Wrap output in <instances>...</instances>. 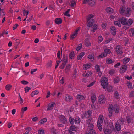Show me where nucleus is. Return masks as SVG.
<instances>
[{
  "instance_id": "obj_9",
  "label": "nucleus",
  "mask_w": 134,
  "mask_h": 134,
  "mask_svg": "<svg viewBox=\"0 0 134 134\" xmlns=\"http://www.w3.org/2000/svg\"><path fill=\"white\" fill-rule=\"evenodd\" d=\"M127 67V66L126 65H122L121 67L120 70V72L122 74L125 72L126 70Z\"/></svg>"
},
{
  "instance_id": "obj_13",
  "label": "nucleus",
  "mask_w": 134,
  "mask_h": 134,
  "mask_svg": "<svg viewBox=\"0 0 134 134\" xmlns=\"http://www.w3.org/2000/svg\"><path fill=\"white\" fill-rule=\"evenodd\" d=\"M72 99V97L68 94H66L65 96V101L70 102Z\"/></svg>"
},
{
  "instance_id": "obj_23",
  "label": "nucleus",
  "mask_w": 134,
  "mask_h": 134,
  "mask_svg": "<svg viewBox=\"0 0 134 134\" xmlns=\"http://www.w3.org/2000/svg\"><path fill=\"white\" fill-rule=\"evenodd\" d=\"M85 98V97L83 95L78 94L77 96V99L79 101L84 99Z\"/></svg>"
},
{
  "instance_id": "obj_63",
  "label": "nucleus",
  "mask_w": 134,
  "mask_h": 134,
  "mask_svg": "<svg viewBox=\"0 0 134 134\" xmlns=\"http://www.w3.org/2000/svg\"><path fill=\"white\" fill-rule=\"evenodd\" d=\"M56 131V129L54 127L51 129V132L54 133Z\"/></svg>"
},
{
  "instance_id": "obj_7",
  "label": "nucleus",
  "mask_w": 134,
  "mask_h": 134,
  "mask_svg": "<svg viewBox=\"0 0 134 134\" xmlns=\"http://www.w3.org/2000/svg\"><path fill=\"white\" fill-rule=\"evenodd\" d=\"M80 29V27L77 28L75 31L74 33L72 35H71L70 39L72 40L74 38L76 37L77 36V34L78 33V31Z\"/></svg>"
},
{
  "instance_id": "obj_51",
  "label": "nucleus",
  "mask_w": 134,
  "mask_h": 134,
  "mask_svg": "<svg viewBox=\"0 0 134 134\" xmlns=\"http://www.w3.org/2000/svg\"><path fill=\"white\" fill-rule=\"evenodd\" d=\"M70 129L71 130L75 131L77 129L76 127L72 125L70 127Z\"/></svg>"
},
{
  "instance_id": "obj_46",
  "label": "nucleus",
  "mask_w": 134,
  "mask_h": 134,
  "mask_svg": "<svg viewBox=\"0 0 134 134\" xmlns=\"http://www.w3.org/2000/svg\"><path fill=\"white\" fill-rule=\"evenodd\" d=\"M114 96L117 99H119V98L118 92L117 91H116L114 93Z\"/></svg>"
},
{
  "instance_id": "obj_34",
  "label": "nucleus",
  "mask_w": 134,
  "mask_h": 134,
  "mask_svg": "<svg viewBox=\"0 0 134 134\" xmlns=\"http://www.w3.org/2000/svg\"><path fill=\"white\" fill-rule=\"evenodd\" d=\"M91 66V64H86L84 65L83 66V67L85 70H87Z\"/></svg>"
},
{
  "instance_id": "obj_42",
  "label": "nucleus",
  "mask_w": 134,
  "mask_h": 134,
  "mask_svg": "<svg viewBox=\"0 0 134 134\" xmlns=\"http://www.w3.org/2000/svg\"><path fill=\"white\" fill-rule=\"evenodd\" d=\"M130 60V59L129 58L125 57L123 59V62L124 63H127Z\"/></svg>"
},
{
  "instance_id": "obj_55",
  "label": "nucleus",
  "mask_w": 134,
  "mask_h": 134,
  "mask_svg": "<svg viewBox=\"0 0 134 134\" xmlns=\"http://www.w3.org/2000/svg\"><path fill=\"white\" fill-rule=\"evenodd\" d=\"M110 49H106L104 50V53H105L107 54V55L108 54L110 53Z\"/></svg>"
},
{
  "instance_id": "obj_30",
  "label": "nucleus",
  "mask_w": 134,
  "mask_h": 134,
  "mask_svg": "<svg viewBox=\"0 0 134 134\" xmlns=\"http://www.w3.org/2000/svg\"><path fill=\"white\" fill-rule=\"evenodd\" d=\"M71 68V65L70 64H69L66 67L65 69V72L66 73H67L68 71Z\"/></svg>"
},
{
  "instance_id": "obj_21",
  "label": "nucleus",
  "mask_w": 134,
  "mask_h": 134,
  "mask_svg": "<svg viewBox=\"0 0 134 134\" xmlns=\"http://www.w3.org/2000/svg\"><path fill=\"white\" fill-rule=\"evenodd\" d=\"M96 99V95L94 94H92L91 96V101L92 103L93 104Z\"/></svg>"
},
{
  "instance_id": "obj_35",
  "label": "nucleus",
  "mask_w": 134,
  "mask_h": 134,
  "mask_svg": "<svg viewBox=\"0 0 134 134\" xmlns=\"http://www.w3.org/2000/svg\"><path fill=\"white\" fill-rule=\"evenodd\" d=\"M69 120L70 123L72 125L73 124L74 122H75V119L71 117H69Z\"/></svg>"
},
{
  "instance_id": "obj_56",
  "label": "nucleus",
  "mask_w": 134,
  "mask_h": 134,
  "mask_svg": "<svg viewBox=\"0 0 134 134\" xmlns=\"http://www.w3.org/2000/svg\"><path fill=\"white\" fill-rule=\"evenodd\" d=\"M31 89V88L30 87L27 86L25 88V93L27 92L29 90Z\"/></svg>"
},
{
  "instance_id": "obj_27",
  "label": "nucleus",
  "mask_w": 134,
  "mask_h": 134,
  "mask_svg": "<svg viewBox=\"0 0 134 134\" xmlns=\"http://www.w3.org/2000/svg\"><path fill=\"white\" fill-rule=\"evenodd\" d=\"M94 126L92 124H91L89 125L88 126V130H95L93 129Z\"/></svg>"
},
{
  "instance_id": "obj_48",
  "label": "nucleus",
  "mask_w": 134,
  "mask_h": 134,
  "mask_svg": "<svg viewBox=\"0 0 134 134\" xmlns=\"http://www.w3.org/2000/svg\"><path fill=\"white\" fill-rule=\"evenodd\" d=\"M131 118L129 116L126 117L127 122L128 124L130 123L131 122Z\"/></svg>"
},
{
  "instance_id": "obj_43",
  "label": "nucleus",
  "mask_w": 134,
  "mask_h": 134,
  "mask_svg": "<svg viewBox=\"0 0 134 134\" xmlns=\"http://www.w3.org/2000/svg\"><path fill=\"white\" fill-rule=\"evenodd\" d=\"M120 23L118 21H115L114 22V24L115 25H117L119 27H121V25Z\"/></svg>"
},
{
  "instance_id": "obj_20",
  "label": "nucleus",
  "mask_w": 134,
  "mask_h": 134,
  "mask_svg": "<svg viewBox=\"0 0 134 134\" xmlns=\"http://www.w3.org/2000/svg\"><path fill=\"white\" fill-rule=\"evenodd\" d=\"M55 21L56 24L59 25L62 23V20L61 18H57L55 19Z\"/></svg>"
},
{
  "instance_id": "obj_50",
  "label": "nucleus",
  "mask_w": 134,
  "mask_h": 134,
  "mask_svg": "<svg viewBox=\"0 0 134 134\" xmlns=\"http://www.w3.org/2000/svg\"><path fill=\"white\" fill-rule=\"evenodd\" d=\"M82 47V44L81 43L79 44L76 48V50L78 51Z\"/></svg>"
},
{
  "instance_id": "obj_57",
  "label": "nucleus",
  "mask_w": 134,
  "mask_h": 134,
  "mask_svg": "<svg viewBox=\"0 0 134 134\" xmlns=\"http://www.w3.org/2000/svg\"><path fill=\"white\" fill-rule=\"evenodd\" d=\"M131 109V110L134 109V101L132 100V104L130 106Z\"/></svg>"
},
{
  "instance_id": "obj_11",
  "label": "nucleus",
  "mask_w": 134,
  "mask_h": 134,
  "mask_svg": "<svg viewBox=\"0 0 134 134\" xmlns=\"http://www.w3.org/2000/svg\"><path fill=\"white\" fill-rule=\"evenodd\" d=\"M55 105V103L54 102L50 103L48 105V107L47 108V110L49 111L53 109V108H52L54 107V105Z\"/></svg>"
},
{
  "instance_id": "obj_49",
  "label": "nucleus",
  "mask_w": 134,
  "mask_h": 134,
  "mask_svg": "<svg viewBox=\"0 0 134 134\" xmlns=\"http://www.w3.org/2000/svg\"><path fill=\"white\" fill-rule=\"evenodd\" d=\"M38 133L39 134H44V131L43 130L40 129L38 131Z\"/></svg>"
},
{
  "instance_id": "obj_40",
  "label": "nucleus",
  "mask_w": 134,
  "mask_h": 134,
  "mask_svg": "<svg viewBox=\"0 0 134 134\" xmlns=\"http://www.w3.org/2000/svg\"><path fill=\"white\" fill-rule=\"evenodd\" d=\"M125 120V119L124 118H121L119 119V121L120 122V124L121 125H122L123 124V122H124V121Z\"/></svg>"
},
{
  "instance_id": "obj_44",
  "label": "nucleus",
  "mask_w": 134,
  "mask_h": 134,
  "mask_svg": "<svg viewBox=\"0 0 134 134\" xmlns=\"http://www.w3.org/2000/svg\"><path fill=\"white\" fill-rule=\"evenodd\" d=\"M28 108L27 107H22L21 109V113L23 114L24 111H25L27 110Z\"/></svg>"
},
{
  "instance_id": "obj_22",
  "label": "nucleus",
  "mask_w": 134,
  "mask_h": 134,
  "mask_svg": "<svg viewBox=\"0 0 134 134\" xmlns=\"http://www.w3.org/2000/svg\"><path fill=\"white\" fill-rule=\"evenodd\" d=\"M85 53L83 52L80 53L77 57V59L78 60H81L82 58L85 55Z\"/></svg>"
},
{
  "instance_id": "obj_15",
  "label": "nucleus",
  "mask_w": 134,
  "mask_h": 134,
  "mask_svg": "<svg viewBox=\"0 0 134 134\" xmlns=\"http://www.w3.org/2000/svg\"><path fill=\"white\" fill-rule=\"evenodd\" d=\"M103 130L105 134H111L112 131L111 129L104 128Z\"/></svg>"
},
{
  "instance_id": "obj_62",
  "label": "nucleus",
  "mask_w": 134,
  "mask_h": 134,
  "mask_svg": "<svg viewBox=\"0 0 134 134\" xmlns=\"http://www.w3.org/2000/svg\"><path fill=\"white\" fill-rule=\"evenodd\" d=\"M57 57L59 59H61V58H60V51L59 50L58 51V53H57Z\"/></svg>"
},
{
  "instance_id": "obj_10",
  "label": "nucleus",
  "mask_w": 134,
  "mask_h": 134,
  "mask_svg": "<svg viewBox=\"0 0 134 134\" xmlns=\"http://www.w3.org/2000/svg\"><path fill=\"white\" fill-rule=\"evenodd\" d=\"M121 125L118 121L116 122L115 123V128L117 131H119L121 130Z\"/></svg>"
},
{
  "instance_id": "obj_18",
  "label": "nucleus",
  "mask_w": 134,
  "mask_h": 134,
  "mask_svg": "<svg viewBox=\"0 0 134 134\" xmlns=\"http://www.w3.org/2000/svg\"><path fill=\"white\" fill-rule=\"evenodd\" d=\"M92 113V111L89 110L85 114V116L87 118H89L91 116V114Z\"/></svg>"
},
{
  "instance_id": "obj_52",
  "label": "nucleus",
  "mask_w": 134,
  "mask_h": 134,
  "mask_svg": "<svg viewBox=\"0 0 134 134\" xmlns=\"http://www.w3.org/2000/svg\"><path fill=\"white\" fill-rule=\"evenodd\" d=\"M95 67L97 72H100V69L99 65H96Z\"/></svg>"
},
{
  "instance_id": "obj_47",
  "label": "nucleus",
  "mask_w": 134,
  "mask_h": 134,
  "mask_svg": "<svg viewBox=\"0 0 134 134\" xmlns=\"http://www.w3.org/2000/svg\"><path fill=\"white\" fill-rule=\"evenodd\" d=\"M107 56V54L105 53H104L103 52L100 54L98 56L99 57H100L101 58H102L104 57H105Z\"/></svg>"
},
{
  "instance_id": "obj_36",
  "label": "nucleus",
  "mask_w": 134,
  "mask_h": 134,
  "mask_svg": "<svg viewBox=\"0 0 134 134\" xmlns=\"http://www.w3.org/2000/svg\"><path fill=\"white\" fill-rule=\"evenodd\" d=\"M93 16V15L92 14H90L88 15L86 18L87 21L88 22L92 18Z\"/></svg>"
},
{
  "instance_id": "obj_38",
  "label": "nucleus",
  "mask_w": 134,
  "mask_h": 134,
  "mask_svg": "<svg viewBox=\"0 0 134 134\" xmlns=\"http://www.w3.org/2000/svg\"><path fill=\"white\" fill-rule=\"evenodd\" d=\"M20 42V40L19 39H16L15 42V46H18Z\"/></svg>"
},
{
  "instance_id": "obj_64",
  "label": "nucleus",
  "mask_w": 134,
  "mask_h": 134,
  "mask_svg": "<svg viewBox=\"0 0 134 134\" xmlns=\"http://www.w3.org/2000/svg\"><path fill=\"white\" fill-rule=\"evenodd\" d=\"M130 97H134V91H131L129 95Z\"/></svg>"
},
{
  "instance_id": "obj_54",
  "label": "nucleus",
  "mask_w": 134,
  "mask_h": 134,
  "mask_svg": "<svg viewBox=\"0 0 134 134\" xmlns=\"http://www.w3.org/2000/svg\"><path fill=\"white\" fill-rule=\"evenodd\" d=\"M76 2L74 0H73L72 1H71L70 3L71 4V7H73L74 5L76 4Z\"/></svg>"
},
{
  "instance_id": "obj_61",
  "label": "nucleus",
  "mask_w": 134,
  "mask_h": 134,
  "mask_svg": "<svg viewBox=\"0 0 134 134\" xmlns=\"http://www.w3.org/2000/svg\"><path fill=\"white\" fill-rule=\"evenodd\" d=\"M92 120L91 118H90L88 119L87 120H86V123L87 124L89 125H90L91 124H92V123H91V121Z\"/></svg>"
},
{
  "instance_id": "obj_8",
  "label": "nucleus",
  "mask_w": 134,
  "mask_h": 134,
  "mask_svg": "<svg viewBox=\"0 0 134 134\" xmlns=\"http://www.w3.org/2000/svg\"><path fill=\"white\" fill-rule=\"evenodd\" d=\"M131 9L130 7H127L125 10V13L126 16L129 17L131 15Z\"/></svg>"
},
{
  "instance_id": "obj_60",
  "label": "nucleus",
  "mask_w": 134,
  "mask_h": 134,
  "mask_svg": "<svg viewBox=\"0 0 134 134\" xmlns=\"http://www.w3.org/2000/svg\"><path fill=\"white\" fill-rule=\"evenodd\" d=\"M77 71L76 70V69H75L74 72V73L73 74V76L75 77H76L77 76Z\"/></svg>"
},
{
  "instance_id": "obj_17",
  "label": "nucleus",
  "mask_w": 134,
  "mask_h": 134,
  "mask_svg": "<svg viewBox=\"0 0 134 134\" xmlns=\"http://www.w3.org/2000/svg\"><path fill=\"white\" fill-rule=\"evenodd\" d=\"M114 107L115 112L117 113H118L119 111V106L117 104H116L114 105Z\"/></svg>"
},
{
  "instance_id": "obj_19",
  "label": "nucleus",
  "mask_w": 134,
  "mask_h": 134,
  "mask_svg": "<svg viewBox=\"0 0 134 134\" xmlns=\"http://www.w3.org/2000/svg\"><path fill=\"white\" fill-rule=\"evenodd\" d=\"M94 22V19H92L91 20L89 21L87 24V26L90 27L93 25V23Z\"/></svg>"
},
{
  "instance_id": "obj_6",
  "label": "nucleus",
  "mask_w": 134,
  "mask_h": 134,
  "mask_svg": "<svg viewBox=\"0 0 134 134\" xmlns=\"http://www.w3.org/2000/svg\"><path fill=\"white\" fill-rule=\"evenodd\" d=\"M115 51L116 53L119 55H121L122 53V47L120 45H118L115 47Z\"/></svg>"
},
{
  "instance_id": "obj_14",
  "label": "nucleus",
  "mask_w": 134,
  "mask_h": 134,
  "mask_svg": "<svg viewBox=\"0 0 134 134\" xmlns=\"http://www.w3.org/2000/svg\"><path fill=\"white\" fill-rule=\"evenodd\" d=\"M111 33L113 35H115L116 34V29L114 26H112L110 27Z\"/></svg>"
},
{
  "instance_id": "obj_59",
  "label": "nucleus",
  "mask_w": 134,
  "mask_h": 134,
  "mask_svg": "<svg viewBox=\"0 0 134 134\" xmlns=\"http://www.w3.org/2000/svg\"><path fill=\"white\" fill-rule=\"evenodd\" d=\"M127 85L128 86V88L130 89H132L133 88V87H132V84L130 83H127Z\"/></svg>"
},
{
  "instance_id": "obj_12",
  "label": "nucleus",
  "mask_w": 134,
  "mask_h": 134,
  "mask_svg": "<svg viewBox=\"0 0 134 134\" xmlns=\"http://www.w3.org/2000/svg\"><path fill=\"white\" fill-rule=\"evenodd\" d=\"M60 120L62 123L63 124H66L67 120L65 116L62 115H60Z\"/></svg>"
},
{
  "instance_id": "obj_5",
  "label": "nucleus",
  "mask_w": 134,
  "mask_h": 134,
  "mask_svg": "<svg viewBox=\"0 0 134 134\" xmlns=\"http://www.w3.org/2000/svg\"><path fill=\"white\" fill-rule=\"evenodd\" d=\"M106 101V98L105 96L103 95H101L99 97L98 102L100 104H102L104 103Z\"/></svg>"
},
{
  "instance_id": "obj_31",
  "label": "nucleus",
  "mask_w": 134,
  "mask_h": 134,
  "mask_svg": "<svg viewBox=\"0 0 134 134\" xmlns=\"http://www.w3.org/2000/svg\"><path fill=\"white\" fill-rule=\"evenodd\" d=\"M75 120V123L76 124H79L80 122V118L77 116H76V117Z\"/></svg>"
},
{
  "instance_id": "obj_1",
  "label": "nucleus",
  "mask_w": 134,
  "mask_h": 134,
  "mask_svg": "<svg viewBox=\"0 0 134 134\" xmlns=\"http://www.w3.org/2000/svg\"><path fill=\"white\" fill-rule=\"evenodd\" d=\"M118 20L119 22H120L122 25H127L128 26L131 25L133 22V20L131 19H129L128 21H127L126 18L125 17H122L119 18L118 19Z\"/></svg>"
},
{
  "instance_id": "obj_33",
  "label": "nucleus",
  "mask_w": 134,
  "mask_h": 134,
  "mask_svg": "<svg viewBox=\"0 0 134 134\" xmlns=\"http://www.w3.org/2000/svg\"><path fill=\"white\" fill-rule=\"evenodd\" d=\"M39 93V92L38 91L35 90L32 91L31 93V95L32 97H33L35 95H37Z\"/></svg>"
},
{
  "instance_id": "obj_25",
  "label": "nucleus",
  "mask_w": 134,
  "mask_h": 134,
  "mask_svg": "<svg viewBox=\"0 0 134 134\" xmlns=\"http://www.w3.org/2000/svg\"><path fill=\"white\" fill-rule=\"evenodd\" d=\"M106 10V12L110 13H113L114 11L113 9L110 7H108L107 8Z\"/></svg>"
},
{
  "instance_id": "obj_28",
  "label": "nucleus",
  "mask_w": 134,
  "mask_h": 134,
  "mask_svg": "<svg viewBox=\"0 0 134 134\" xmlns=\"http://www.w3.org/2000/svg\"><path fill=\"white\" fill-rule=\"evenodd\" d=\"M94 55L93 54H90L88 56V58L91 59V61H93L94 59Z\"/></svg>"
},
{
  "instance_id": "obj_53",
  "label": "nucleus",
  "mask_w": 134,
  "mask_h": 134,
  "mask_svg": "<svg viewBox=\"0 0 134 134\" xmlns=\"http://www.w3.org/2000/svg\"><path fill=\"white\" fill-rule=\"evenodd\" d=\"M97 125L98 129L100 131H101L102 129V125L100 123H98V122L97 123Z\"/></svg>"
},
{
  "instance_id": "obj_41",
  "label": "nucleus",
  "mask_w": 134,
  "mask_h": 134,
  "mask_svg": "<svg viewBox=\"0 0 134 134\" xmlns=\"http://www.w3.org/2000/svg\"><path fill=\"white\" fill-rule=\"evenodd\" d=\"M47 120V119L46 118H44L42 119L39 122L41 124H42L46 122Z\"/></svg>"
},
{
  "instance_id": "obj_3",
  "label": "nucleus",
  "mask_w": 134,
  "mask_h": 134,
  "mask_svg": "<svg viewBox=\"0 0 134 134\" xmlns=\"http://www.w3.org/2000/svg\"><path fill=\"white\" fill-rule=\"evenodd\" d=\"M102 85L104 89L105 88L108 86V79L106 77H104L102 79V81L101 82Z\"/></svg>"
},
{
  "instance_id": "obj_58",
  "label": "nucleus",
  "mask_w": 134,
  "mask_h": 134,
  "mask_svg": "<svg viewBox=\"0 0 134 134\" xmlns=\"http://www.w3.org/2000/svg\"><path fill=\"white\" fill-rule=\"evenodd\" d=\"M119 78L118 77H117L114 79V83H117L119 81Z\"/></svg>"
},
{
  "instance_id": "obj_16",
  "label": "nucleus",
  "mask_w": 134,
  "mask_h": 134,
  "mask_svg": "<svg viewBox=\"0 0 134 134\" xmlns=\"http://www.w3.org/2000/svg\"><path fill=\"white\" fill-rule=\"evenodd\" d=\"M126 7L125 6H122L119 10V12L121 14H123L125 11Z\"/></svg>"
},
{
  "instance_id": "obj_32",
  "label": "nucleus",
  "mask_w": 134,
  "mask_h": 134,
  "mask_svg": "<svg viewBox=\"0 0 134 134\" xmlns=\"http://www.w3.org/2000/svg\"><path fill=\"white\" fill-rule=\"evenodd\" d=\"M96 132L95 130H88L87 132L85 133V134H96Z\"/></svg>"
},
{
  "instance_id": "obj_2",
  "label": "nucleus",
  "mask_w": 134,
  "mask_h": 134,
  "mask_svg": "<svg viewBox=\"0 0 134 134\" xmlns=\"http://www.w3.org/2000/svg\"><path fill=\"white\" fill-rule=\"evenodd\" d=\"M87 3L91 7H93L95 6L96 4V0H84L83 4H85Z\"/></svg>"
},
{
  "instance_id": "obj_39",
  "label": "nucleus",
  "mask_w": 134,
  "mask_h": 134,
  "mask_svg": "<svg viewBox=\"0 0 134 134\" xmlns=\"http://www.w3.org/2000/svg\"><path fill=\"white\" fill-rule=\"evenodd\" d=\"M129 33L130 34H132L131 36H134V29H131L129 31Z\"/></svg>"
},
{
  "instance_id": "obj_4",
  "label": "nucleus",
  "mask_w": 134,
  "mask_h": 134,
  "mask_svg": "<svg viewBox=\"0 0 134 134\" xmlns=\"http://www.w3.org/2000/svg\"><path fill=\"white\" fill-rule=\"evenodd\" d=\"M114 107L112 104H110L109 105L108 111V117L110 118L112 117V114L114 112Z\"/></svg>"
},
{
  "instance_id": "obj_24",
  "label": "nucleus",
  "mask_w": 134,
  "mask_h": 134,
  "mask_svg": "<svg viewBox=\"0 0 134 134\" xmlns=\"http://www.w3.org/2000/svg\"><path fill=\"white\" fill-rule=\"evenodd\" d=\"M75 56V53L73 51H72L70 52L69 55V58L71 59H72L74 58Z\"/></svg>"
},
{
  "instance_id": "obj_26",
  "label": "nucleus",
  "mask_w": 134,
  "mask_h": 134,
  "mask_svg": "<svg viewBox=\"0 0 134 134\" xmlns=\"http://www.w3.org/2000/svg\"><path fill=\"white\" fill-rule=\"evenodd\" d=\"M106 62L107 64H110L114 62V61L110 58H108L107 59Z\"/></svg>"
},
{
  "instance_id": "obj_45",
  "label": "nucleus",
  "mask_w": 134,
  "mask_h": 134,
  "mask_svg": "<svg viewBox=\"0 0 134 134\" xmlns=\"http://www.w3.org/2000/svg\"><path fill=\"white\" fill-rule=\"evenodd\" d=\"M52 65V62L51 60H50L48 62L47 64V65L48 67H51Z\"/></svg>"
},
{
  "instance_id": "obj_37",
  "label": "nucleus",
  "mask_w": 134,
  "mask_h": 134,
  "mask_svg": "<svg viewBox=\"0 0 134 134\" xmlns=\"http://www.w3.org/2000/svg\"><path fill=\"white\" fill-rule=\"evenodd\" d=\"M12 87V86L10 84H8L5 86V88L8 91H9Z\"/></svg>"
},
{
  "instance_id": "obj_29",
  "label": "nucleus",
  "mask_w": 134,
  "mask_h": 134,
  "mask_svg": "<svg viewBox=\"0 0 134 134\" xmlns=\"http://www.w3.org/2000/svg\"><path fill=\"white\" fill-rule=\"evenodd\" d=\"M83 74V76L86 77H87L91 75L92 73L90 71H87L86 73H84Z\"/></svg>"
}]
</instances>
